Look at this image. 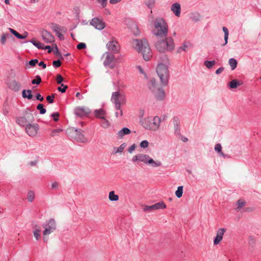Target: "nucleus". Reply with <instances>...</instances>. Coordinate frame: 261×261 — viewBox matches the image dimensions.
I'll return each mask as SVG.
<instances>
[{
  "mask_svg": "<svg viewBox=\"0 0 261 261\" xmlns=\"http://www.w3.org/2000/svg\"><path fill=\"white\" fill-rule=\"evenodd\" d=\"M155 30L153 31L154 35L162 38L155 43L156 49L161 53L172 51L174 47L173 39L171 37H167L168 33V25L163 18H156L154 22Z\"/></svg>",
  "mask_w": 261,
  "mask_h": 261,
  "instance_id": "f257e3e1",
  "label": "nucleus"
},
{
  "mask_svg": "<svg viewBox=\"0 0 261 261\" xmlns=\"http://www.w3.org/2000/svg\"><path fill=\"white\" fill-rule=\"evenodd\" d=\"M133 44L135 49L141 53L145 61H149L152 57V51L146 39H134Z\"/></svg>",
  "mask_w": 261,
  "mask_h": 261,
  "instance_id": "f03ea898",
  "label": "nucleus"
},
{
  "mask_svg": "<svg viewBox=\"0 0 261 261\" xmlns=\"http://www.w3.org/2000/svg\"><path fill=\"white\" fill-rule=\"evenodd\" d=\"M161 118L159 116L147 117L140 120V124L146 129L151 131L158 130L161 124Z\"/></svg>",
  "mask_w": 261,
  "mask_h": 261,
  "instance_id": "7ed1b4c3",
  "label": "nucleus"
},
{
  "mask_svg": "<svg viewBox=\"0 0 261 261\" xmlns=\"http://www.w3.org/2000/svg\"><path fill=\"white\" fill-rule=\"evenodd\" d=\"M133 163H137L138 164L140 162H142L145 165H149L152 167H159L162 165L160 161H154L148 154L138 153L134 156L132 159Z\"/></svg>",
  "mask_w": 261,
  "mask_h": 261,
  "instance_id": "20e7f679",
  "label": "nucleus"
},
{
  "mask_svg": "<svg viewBox=\"0 0 261 261\" xmlns=\"http://www.w3.org/2000/svg\"><path fill=\"white\" fill-rule=\"evenodd\" d=\"M66 134L69 138L73 139L77 142L85 143L88 141V139L84 136L83 131L81 129L72 127H68L66 130Z\"/></svg>",
  "mask_w": 261,
  "mask_h": 261,
  "instance_id": "39448f33",
  "label": "nucleus"
},
{
  "mask_svg": "<svg viewBox=\"0 0 261 261\" xmlns=\"http://www.w3.org/2000/svg\"><path fill=\"white\" fill-rule=\"evenodd\" d=\"M149 90L153 94L155 98L158 100H163L165 99L166 94L162 88L159 87L154 79H151L148 84Z\"/></svg>",
  "mask_w": 261,
  "mask_h": 261,
  "instance_id": "423d86ee",
  "label": "nucleus"
},
{
  "mask_svg": "<svg viewBox=\"0 0 261 261\" xmlns=\"http://www.w3.org/2000/svg\"><path fill=\"white\" fill-rule=\"evenodd\" d=\"M156 72L162 85L166 86L170 76L168 66L162 63H159L156 67Z\"/></svg>",
  "mask_w": 261,
  "mask_h": 261,
  "instance_id": "0eeeda50",
  "label": "nucleus"
},
{
  "mask_svg": "<svg viewBox=\"0 0 261 261\" xmlns=\"http://www.w3.org/2000/svg\"><path fill=\"white\" fill-rule=\"evenodd\" d=\"M111 100L114 104L115 109L117 111H119L120 117L122 116L123 112L121 108V103H124L126 102L125 95L120 94L118 91L113 92Z\"/></svg>",
  "mask_w": 261,
  "mask_h": 261,
  "instance_id": "6e6552de",
  "label": "nucleus"
},
{
  "mask_svg": "<svg viewBox=\"0 0 261 261\" xmlns=\"http://www.w3.org/2000/svg\"><path fill=\"white\" fill-rule=\"evenodd\" d=\"M34 120V117L32 113L25 111V115L22 117H17L16 118V122L20 126H27Z\"/></svg>",
  "mask_w": 261,
  "mask_h": 261,
  "instance_id": "1a4fd4ad",
  "label": "nucleus"
},
{
  "mask_svg": "<svg viewBox=\"0 0 261 261\" xmlns=\"http://www.w3.org/2000/svg\"><path fill=\"white\" fill-rule=\"evenodd\" d=\"M42 227L44 228L43 231V235H48L53 232L56 229V224L55 220L50 218L42 225Z\"/></svg>",
  "mask_w": 261,
  "mask_h": 261,
  "instance_id": "9d476101",
  "label": "nucleus"
},
{
  "mask_svg": "<svg viewBox=\"0 0 261 261\" xmlns=\"http://www.w3.org/2000/svg\"><path fill=\"white\" fill-rule=\"evenodd\" d=\"M106 55V59L103 62V65L105 67H108L113 69L116 66V58L113 54L110 52L105 53Z\"/></svg>",
  "mask_w": 261,
  "mask_h": 261,
  "instance_id": "9b49d317",
  "label": "nucleus"
},
{
  "mask_svg": "<svg viewBox=\"0 0 261 261\" xmlns=\"http://www.w3.org/2000/svg\"><path fill=\"white\" fill-rule=\"evenodd\" d=\"M166 205L165 203L161 201L152 205H146L143 206V211L145 212H152L155 210L159 209L165 208Z\"/></svg>",
  "mask_w": 261,
  "mask_h": 261,
  "instance_id": "f8f14e48",
  "label": "nucleus"
},
{
  "mask_svg": "<svg viewBox=\"0 0 261 261\" xmlns=\"http://www.w3.org/2000/svg\"><path fill=\"white\" fill-rule=\"evenodd\" d=\"M90 24L99 30H103L105 27V23L102 19L97 17L93 18L90 22Z\"/></svg>",
  "mask_w": 261,
  "mask_h": 261,
  "instance_id": "ddd939ff",
  "label": "nucleus"
},
{
  "mask_svg": "<svg viewBox=\"0 0 261 261\" xmlns=\"http://www.w3.org/2000/svg\"><path fill=\"white\" fill-rule=\"evenodd\" d=\"M91 113V111L88 108L78 107L74 109L75 115L79 117L83 118L88 116Z\"/></svg>",
  "mask_w": 261,
  "mask_h": 261,
  "instance_id": "4468645a",
  "label": "nucleus"
},
{
  "mask_svg": "<svg viewBox=\"0 0 261 261\" xmlns=\"http://www.w3.org/2000/svg\"><path fill=\"white\" fill-rule=\"evenodd\" d=\"M42 39L47 43H53L55 41V37L49 32L42 29L40 31Z\"/></svg>",
  "mask_w": 261,
  "mask_h": 261,
  "instance_id": "2eb2a0df",
  "label": "nucleus"
},
{
  "mask_svg": "<svg viewBox=\"0 0 261 261\" xmlns=\"http://www.w3.org/2000/svg\"><path fill=\"white\" fill-rule=\"evenodd\" d=\"M6 85L9 89L14 92H18L21 88L20 83L15 80L8 81Z\"/></svg>",
  "mask_w": 261,
  "mask_h": 261,
  "instance_id": "dca6fc26",
  "label": "nucleus"
},
{
  "mask_svg": "<svg viewBox=\"0 0 261 261\" xmlns=\"http://www.w3.org/2000/svg\"><path fill=\"white\" fill-rule=\"evenodd\" d=\"M39 129V126L35 123L31 124V123L25 127V131L30 136H35Z\"/></svg>",
  "mask_w": 261,
  "mask_h": 261,
  "instance_id": "f3484780",
  "label": "nucleus"
},
{
  "mask_svg": "<svg viewBox=\"0 0 261 261\" xmlns=\"http://www.w3.org/2000/svg\"><path fill=\"white\" fill-rule=\"evenodd\" d=\"M118 43L115 41H110L107 44V47L109 51H113L114 54L119 53V46Z\"/></svg>",
  "mask_w": 261,
  "mask_h": 261,
  "instance_id": "a211bd4d",
  "label": "nucleus"
},
{
  "mask_svg": "<svg viewBox=\"0 0 261 261\" xmlns=\"http://www.w3.org/2000/svg\"><path fill=\"white\" fill-rule=\"evenodd\" d=\"M172 122L174 126V133L177 135H180V122L179 118L177 116H174L172 120Z\"/></svg>",
  "mask_w": 261,
  "mask_h": 261,
  "instance_id": "6ab92c4d",
  "label": "nucleus"
},
{
  "mask_svg": "<svg viewBox=\"0 0 261 261\" xmlns=\"http://www.w3.org/2000/svg\"><path fill=\"white\" fill-rule=\"evenodd\" d=\"M51 28L53 31L56 33V34L61 32L65 33L67 32V29L66 28L60 26L59 25L55 23H51Z\"/></svg>",
  "mask_w": 261,
  "mask_h": 261,
  "instance_id": "aec40b11",
  "label": "nucleus"
},
{
  "mask_svg": "<svg viewBox=\"0 0 261 261\" xmlns=\"http://www.w3.org/2000/svg\"><path fill=\"white\" fill-rule=\"evenodd\" d=\"M171 10L174 13L175 15L179 17L180 15L181 7L180 5L178 3H174L172 5Z\"/></svg>",
  "mask_w": 261,
  "mask_h": 261,
  "instance_id": "412c9836",
  "label": "nucleus"
},
{
  "mask_svg": "<svg viewBox=\"0 0 261 261\" xmlns=\"http://www.w3.org/2000/svg\"><path fill=\"white\" fill-rule=\"evenodd\" d=\"M243 82L241 81L233 80L229 83L228 86L231 89H236L238 86H241Z\"/></svg>",
  "mask_w": 261,
  "mask_h": 261,
  "instance_id": "4be33fe9",
  "label": "nucleus"
},
{
  "mask_svg": "<svg viewBox=\"0 0 261 261\" xmlns=\"http://www.w3.org/2000/svg\"><path fill=\"white\" fill-rule=\"evenodd\" d=\"M131 130L127 127H123L117 133L118 137L120 138H123L124 135L130 134Z\"/></svg>",
  "mask_w": 261,
  "mask_h": 261,
  "instance_id": "5701e85b",
  "label": "nucleus"
},
{
  "mask_svg": "<svg viewBox=\"0 0 261 261\" xmlns=\"http://www.w3.org/2000/svg\"><path fill=\"white\" fill-rule=\"evenodd\" d=\"M9 30L10 32L18 39H24L27 37V34L24 35H21L19 34L17 31L11 28H9ZM26 34L27 33H26Z\"/></svg>",
  "mask_w": 261,
  "mask_h": 261,
  "instance_id": "b1692460",
  "label": "nucleus"
},
{
  "mask_svg": "<svg viewBox=\"0 0 261 261\" xmlns=\"http://www.w3.org/2000/svg\"><path fill=\"white\" fill-rule=\"evenodd\" d=\"M94 114L96 117L102 119V117H105L106 112L102 109H97L94 111Z\"/></svg>",
  "mask_w": 261,
  "mask_h": 261,
  "instance_id": "393cba45",
  "label": "nucleus"
},
{
  "mask_svg": "<svg viewBox=\"0 0 261 261\" xmlns=\"http://www.w3.org/2000/svg\"><path fill=\"white\" fill-rule=\"evenodd\" d=\"M22 96L24 98H28V99H32L33 98L32 91L30 89L23 90L22 92Z\"/></svg>",
  "mask_w": 261,
  "mask_h": 261,
  "instance_id": "a878e982",
  "label": "nucleus"
},
{
  "mask_svg": "<svg viewBox=\"0 0 261 261\" xmlns=\"http://www.w3.org/2000/svg\"><path fill=\"white\" fill-rule=\"evenodd\" d=\"M223 31L224 33V42L221 44L222 46L226 45L228 43L229 32L227 28L223 27L222 28Z\"/></svg>",
  "mask_w": 261,
  "mask_h": 261,
  "instance_id": "bb28decb",
  "label": "nucleus"
},
{
  "mask_svg": "<svg viewBox=\"0 0 261 261\" xmlns=\"http://www.w3.org/2000/svg\"><path fill=\"white\" fill-rule=\"evenodd\" d=\"M109 198L111 201H116L118 200L119 196L115 194V192L114 191H112L109 193Z\"/></svg>",
  "mask_w": 261,
  "mask_h": 261,
  "instance_id": "cd10ccee",
  "label": "nucleus"
},
{
  "mask_svg": "<svg viewBox=\"0 0 261 261\" xmlns=\"http://www.w3.org/2000/svg\"><path fill=\"white\" fill-rule=\"evenodd\" d=\"M228 63L231 67V69L232 70H233L236 68V67L237 66L238 62L236 59L233 58H230L228 61Z\"/></svg>",
  "mask_w": 261,
  "mask_h": 261,
  "instance_id": "c85d7f7f",
  "label": "nucleus"
},
{
  "mask_svg": "<svg viewBox=\"0 0 261 261\" xmlns=\"http://www.w3.org/2000/svg\"><path fill=\"white\" fill-rule=\"evenodd\" d=\"M101 120L100 125L102 127L106 128L110 126V123L105 118V117H102Z\"/></svg>",
  "mask_w": 261,
  "mask_h": 261,
  "instance_id": "c756f323",
  "label": "nucleus"
},
{
  "mask_svg": "<svg viewBox=\"0 0 261 261\" xmlns=\"http://www.w3.org/2000/svg\"><path fill=\"white\" fill-rule=\"evenodd\" d=\"M126 146L125 143H122L121 144V145L119 147H115L114 148V151L113 153L114 154H116L117 153H121L123 152L124 149L125 148Z\"/></svg>",
  "mask_w": 261,
  "mask_h": 261,
  "instance_id": "7c9ffc66",
  "label": "nucleus"
},
{
  "mask_svg": "<svg viewBox=\"0 0 261 261\" xmlns=\"http://www.w3.org/2000/svg\"><path fill=\"white\" fill-rule=\"evenodd\" d=\"M24 42L25 43L31 42L34 46H35L36 47H37L38 49H43V43L37 42L34 39H32L30 41H26V42Z\"/></svg>",
  "mask_w": 261,
  "mask_h": 261,
  "instance_id": "2f4dec72",
  "label": "nucleus"
},
{
  "mask_svg": "<svg viewBox=\"0 0 261 261\" xmlns=\"http://www.w3.org/2000/svg\"><path fill=\"white\" fill-rule=\"evenodd\" d=\"M237 204L238 206L236 209L237 211H238L240 210L244 206H245L246 202L244 200L239 199L237 202Z\"/></svg>",
  "mask_w": 261,
  "mask_h": 261,
  "instance_id": "473e14b6",
  "label": "nucleus"
},
{
  "mask_svg": "<svg viewBox=\"0 0 261 261\" xmlns=\"http://www.w3.org/2000/svg\"><path fill=\"white\" fill-rule=\"evenodd\" d=\"M183 194V186L178 187L177 190L175 191V195L177 198H180Z\"/></svg>",
  "mask_w": 261,
  "mask_h": 261,
  "instance_id": "72a5a7b5",
  "label": "nucleus"
},
{
  "mask_svg": "<svg viewBox=\"0 0 261 261\" xmlns=\"http://www.w3.org/2000/svg\"><path fill=\"white\" fill-rule=\"evenodd\" d=\"M216 63L215 61H208L206 60L204 62V65L208 69L212 68L213 66Z\"/></svg>",
  "mask_w": 261,
  "mask_h": 261,
  "instance_id": "f704fd0d",
  "label": "nucleus"
},
{
  "mask_svg": "<svg viewBox=\"0 0 261 261\" xmlns=\"http://www.w3.org/2000/svg\"><path fill=\"white\" fill-rule=\"evenodd\" d=\"M37 109L39 110L40 114L42 115L44 114L46 112V109L44 108L43 105L42 103H39L37 105Z\"/></svg>",
  "mask_w": 261,
  "mask_h": 261,
  "instance_id": "c9c22d12",
  "label": "nucleus"
},
{
  "mask_svg": "<svg viewBox=\"0 0 261 261\" xmlns=\"http://www.w3.org/2000/svg\"><path fill=\"white\" fill-rule=\"evenodd\" d=\"M35 198V193L33 191H30L28 193L27 199L29 202H32Z\"/></svg>",
  "mask_w": 261,
  "mask_h": 261,
  "instance_id": "e433bc0d",
  "label": "nucleus"
},
{
  "mask_svg": "<svg viewBox=\"0 0 261 261\" xmlns=\"http://www.w3.org/2000/svg\"><path fill=\"white\" fill-rule=\"evenodd\" d=\"M53 48H54L53 51H54V54L60 57V58H62V56L61 55V54L59 51L58 46L56 44H53Z\"/></svg>",
  "mask_w": 261,
  "mask_h": 261,
  "instance_id": "4c0bfd02",
  "label": "nucleus"
},
{
  "mask_svg": "<svg viewBox=\"0 0 261 261\" xmlns=\"http://www.w3.org/2000/svg\"><path fill=\"white\" fill-rule=\"evenodd\" d=\"M41 82V78L40 76H39L38 75L36 76L35 79H34L31 81V83L33 85H35V84L39 85L40 84Z\"/></svg>",
  "mask_w": 261,
  "mask_h": 261,
  "instance_id": "58836bf2",
  "label": "nucleus"
},
{
  "mask_svg": "<svg viewBox=\"0 0 261 261\" xmlns=\"http://www.w3.org/2000/svg\"><path fill=\"white\" fill-rule=\"evenodd\" d=\"M160 61L161 62V63H164L165 64L168 63L169 59L167 56L165 54L162 55L160 57Z\"/></svg>",
  "mask_w": 261,
  "mask_h": 261,
  "instance_id": "ea45409f",
  "label": "nucleus"
},
{
  "mask_svg": "<svg viewBox=\"0 0 261 261\" xmlns=\"http://www.w3.org/2000/svg\"><path fill=\"white\" fill-rule=\"evenodd\" d=\"M9 112V108L6 102L3 105V113L5 116H7Z\"/></svg>",
  "mask_w": 261,
  "mask_h": 261,
  "instance_id": "a19ab883",
  "label": "nucleus"
},
{
  "mask_svg": "<svg viewBox=\"0 0 261 261\" xmlns=\"http://www.w3.org/2000/svg\"><path fill=\"white\" fill-rule=\"evenodd\" d=\"M226 230V229L224 228H219L217 230V235L223 238V236Z\"/></svg>",
  "mask_w": 261,
  "mask_h": 261,
  "instance_id": "79ce46f5",
  "label": "nucleus"
},
{
  "mask_svg": "<svg viewBox=\"0 0 261 261\" xmlns=\"http://www.w3.org/2000/svg\"><path fill=\"white\" fill-rule=\"evenodd\" d=\"M33 232L36 240H38L40 237L41 229H36Z\"/></svg>",
  "mask_w": 261,
  "mask_h": 261,
  "instance_id": "37998d69",
  "label": "nucleus"
},
{
  "mask_svg": "<svg viewBox=\"0 0 261 261\" xmlns=\"http://www.w3.org/2000/svg\"><path fill=\"white\" fill-rule=\"evenodd\" d=\"M67 88L68 87L67 86L64 85L63 84H61V86L58 88V90L61 93H64Z\"/></svg>",
  "mask_w": 261,
  "mask_h": 261,
  "instance_id": "c03bdc74",
  "label": "nucleus"
},
{
  "mask_svg": "<svg viewBox=\"0 0 261 261\" xmlns=\"http://www.w3.org/2000/svg\"><path fill=\"white\" fill-rule=\"evenodd\" d=\"M55 97V94H52L51 95H48L46 97V100L49 103H53L54 102V98Z\"/></svg>",
  "mask_w": 261,
  "mask_h": 261,
  "instance_id": "a18cd8bd",
  "label": "nucleus"
},
{
  "mask_svg": "<svg viewBox=\"0 0 261 261\" xmlns=\"http://www.w3.org/2000/svg\"><path fill=\"white\" fill-rule=\"evenodd\" d=\"M9 35V34H5V33H3L2 37H1V43L2 44H5V43H6V37L7 36H8Z\"/></svg>",
  "mask_w": 261,
  "mask_h": 261,
  "instance_id": "49530a36",
  "label": "nucleus"
},
{
  "mask_svg": "<svg viewBox=\"0 0 261 261\" xmlns=\"http://www.w3.org/2000/svg\"><path fill=\"white\" fill-rule=\"evenodd\" d=\"M50 116L53 118V120L57 122L59 120L58 117L60 116V114L58 112H55L51 114Z\"/></svg>",
  "mask_w": 261,
  "mask_h": 261,
  "instance_id": "de8ad7c7",
  "label": "nucleus"
},
{
  "mask_svg": "<svg viewBox=\"0 0 261 261\" xmlns=\"http://www.w3.org/2000/svg\"><path fill=\"white\" fill-rule=\"evenodd\" d=\"M149 143L147 140L142 141L140 144L141 148H146L148 146Z\"/></svg>",
  "mask_w": 261,
  "mask_h": 261,
  "instance_id": "09e8293b",
  "label": "nucleus"
},
{
  "mask_svg": "<svg viewBox=\"0 0 261 261\" xmlns=\"http://www.w3.org/2000/svg\"><path fill=\"white\" fill-rule=\"evenodd\" d=\"M63 80H64V79L61 74H58L57 75L56 81H57V83L58 84L61 85V84H62V83L63 82Z\"/></svg>",
  "mask_w": 261,
  "mask_h": 261,
  "instance_id": "8fccbe9b",
  "label": "nucleus"
},
{
  "mask_svg": "<svg viewBox=\"0 0 261 261\" xmlns=\"http://www.w3.org/2000/svg\"><path fill=\"white\" fill-rule=\"evenodd\" d=\"M222 238L220 237L217 235H216V237L215 238L214 240V245H217L222 240Z\"/></svg>",
  "mask_w": 261,
  "mask_h": 261,
  "instance_id": "3c124183",
  "label": "nucleus"
},
{
  "mask_svg": "<svg viewBox=\"0 0 261 261\" xmlns=\"http://www.w3.org/2000/svg\"><path fill=\"white\" fill-rule=\"evenodd\" d=\"M61 62L60 60H54L53 62V65L56 68L59 67L61 66Z\"/></svg>",
  "mask_w": 261,
  "mask_h": 261,
  "instance_id": "603ef678",
  "label": "nucleus"
},
{
  "mask_svg": "<svg viewBox=\"0 0 261 261\" xmlns=\"http://www.w3.org/2000/svg\"><path fill=\"white\" fill-rule=\"evenodd\" d=\"M188 46L186 44V43H184L181 46H180L178 49H177V52L180 53V50H182L184 51H187V48H188Z\"/></svg>",
  "mask_w": 261,
  "mask_h": 261,
  "instance_id": "864d4df0",
  "label": "nucleus"
},
{
  "mask_svg": "<svg viewBox=\"0 0 261 261\" xmlns=\"http://www.w3.org/2000/svg\"><path fill=\"white\" fill-rule=\"evenodd\" d=\"M154 0H148L146 2V5L149 8H151L154 4Z\"/></svg>",
  "mask_w": 261,
  "mask_h": 261,
  "instance_id": "5fc2aeb1",
  "label": "nucleus"
},
{
  "mask_svg": "<svg viewBox=\"0 0 261 261\" xmlns=\"http://www.w3.org/2000/svg\"><path fill=\"white\" fill-rule=\"evenodd\" d=\"M78 49H82L86 48V44L84 42H81L77 45L76 46Z\"/></svg>",
  "mask_w": 261,
  "mask_h": 261,
  "instance_id": "6e6d98bb",
  "label": "nucleus"
},
{
  "mask_svg": "<svg viewBox=\"0 0 261 261\" xmlns=\"http://www.w3.org/2000/svg\"><path fill=\"white\" fill-rule=\"evenodd\" d=\"M215 150L218 153L222 151V147L221 144L219 143L216 144L215 146Z\"/></svg>",
  "mask_w": 261,
  "mask_h": 261,
  "instance_id": "4d7b16f0",
  "label": "nucleus"
},
{
  "mask_svg": "<svg viewBox=\"0 0 261 261\" xmlns=\"http://www.w3.org/2000/svg\"><path fill=\"white\" fill-rule=\"evenodd\" d=\"M38 62V60L37 59H32L29 62V64L31 66H35Z\"/></svg>",
  "mask_w": 261,
  "mask_h": 261,
  "instance_id": "13d9d810",
  "label": "nucleus"
},
{
  "mask_svg": "<svg viewBox=\"0 0 261 261\" xmlns=\"http://www.w3.org/2000/svg\"><path fill=\"white\" fill-rule=\"evenodd\" d=\"M63 130V129H61V128H58V129H53L51 132V136H55V134L56 133H59V132H62Z\"/></svg>",
  "mask_w": 261,
  "mask_h": 261,
  "instance_id": "bf43d9fd",
  "label": "nucleus"
},
{
  "mask_svg": "<svg viewBox=\"0 0 261 261\" xmlns=\"http://www.w3.org/2000/svg\"><path fill=\"white\" fill-rule=\"evenodd\" d=\"M59 184L57 182H54L51 184V189L57 190L58 189Z\"/></svg>",
  "mask_w": 261,
  "mask_h": 261,
  "instance_id": "052dcab7",
  "label": "nucleus"
},
{
  "mask_svg": "<svg viewBox=\"0 0 261 261\" xmlns=\"http://www.w3.org/2000/svg\"><path fill=\"white\" fill-rule=\"evenodd\" d=\"M255 240L254 239L253 237L250 236L249 237V243L250 245H253L255 244Z\"/></svg>",
  "mask_w": 261,
  "mask_h": 261,
  "instance_id": "680f3d73",
  "label": "nucleus"
},
{
  "mask_svg": "<svg viewBox=\"0 0 261 261\" xmlns=\"http://www.w3.org/2000/svg\"><path fill=\"white\" fill-rule=\"evenodd\" d=\"M36 99L42 101L44 99V98L40 93H37L36 96Z\"/></svg>",
  "mask_w": 261,
  "mask_h": 261,
  "instance_id": "e2e57ef3",
  "label": "nucleus"
},
{
  "mask_svg": "<svg viewBox=\"0 0 261 261\" xmlns=\"http://www.w3.org/2000/svg\"><path fill=\"white\" fill-rule=\"evenodd\" d=\"M108 0H97L98 2H100V4L103 8L107 6V1Z\"/></svg>",
  "mask_w": 261,
  "mask_h": 261,
  "instance_id": "0e129e2a",
  "label": "nucleus"
},
{
  "mask_svg": "<svg viewBox=\"0 0 261 261\" xmlns=\"http://www.w3.org/2000/svg\"><path fill=\"white\" fill-rule=\"evenodd\" d=\"M136 148V145L135 144H133L128 149V151L129 153H132Z\"/></svg>",
  "mask_w": 261,
  "mask_h": 261,
  "instance_id": "69168bd1",
  "label": "nucleus"
},
{
  "mask_svg": "<svg viewBox=\"0 0 261 261\" xmlns=\"http://www.w3.org/2000/svg\"><path fill=\"white\" fill-rule=\"evenodd\" d=\"M48 49L47 52L48 53H50L53 51V49L50 47V46L49 45H47V46H44V45H43V48L42 49Z\"/></svg>",
  "mask_w": 261,
  "mask_h": 261,
  "instance_id": "338daca9",
  "label": "nucleus"
},
{
  "mask_svg": "<svg viewBox=\"0 0 261 261\" xmlns=\"http://www.w3.org/2000/svg\"><path fill=\"white\" fill-rule=\"evenodd\" d=\"M224 70V68L222 67H219L215 72L216 74H220Z\"/></svg>",
  "mask_w": 261,
  "mask_h": 261,
  "instance_id": "774afa93",
  "label": "nucleus"
}]
</instances>
